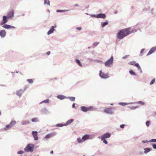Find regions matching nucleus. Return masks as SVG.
<instances>
[{
    "label": "nucleus",
    "mask_w": 156,
    "mask_h": 156,
    "mask_svg": "<svg viewBox=\"0 0 156 156\" xmlns=\"http://www.w3.org/2000/svg\"><path fill=\"white\" fill-rule=\"evenodd\" d=\"M9 19L6 16H2V20L3 22H5V23H7L8 21V19Z\"/></svg>",
    "instance_id": "15"
},
{
    "label": "nucleus",
    "mask_w": 156,
    "mask_h": 156,
    "mask_svg": "<svg viewBox=\"0 0 156 156\" xmlns=\"http://www.w3.org/2000/svg\"><path fill=\"white\" fill-rule=\"evenodd\" d=\"M65 125H63L62 124H58L56 125V126H58L62 127Z\"/></svg>",
    "instance_id": "41"
},
{
    "label": "nucleus",
    "mask_w": 156,
    "mask_h": 156,
    "mask_svg": "<svg viewBox=\"0 0 156 156\" xmlns=\"http://www.w3.org/2000/svg\"><path fill=\"white\" fill-rule=\"evenodd\" d=\"M87 15H90V14H88V13H85Z\"/></svg>",
    "instance_id": "58"
},
{
    "label": "nucleus",
    "mask_w": 156,
    "mask_h": 156,
    "mask_svg": "<svg viewBox=\"0 0 156 156\" xmlns=\"http://www.w3.org/2000/svg\"><path fill=\"white\" fill-rule=\"evenodd\" d=\"M30 123L28 120L23 121L21 122V124L22 125H26Z\"/></svg>",
    "instance_id": "22"
},
{
    "label": "nucleus",
    "mask_w": 156,
    "mask_h": 156,
    "mask_svg": "<svg viewBox=\"0 0 156 156\" xmlns=\"http://www.w3.org/2000/svg\"><path fill=\"white\" fill-rule=\"evenodd\" d=\"M50 53H51L50 51H49L47 52L46 53V54H47V55H49L50 54Z\"/></svg>",
    "instance_id": "51"
},
{
    "label": "nucleus",
    "mask_w": 156,
    "mask_h": 156,
    "mask_svg": "<svg viewBox=\"0 0 156 156\" xmlns=\"http://www.w3.org/2000/svg\"><path fill=\"white\" fill-rule=\"evenodd\" d=\"M155 80V79H153L150 82V84L152 85L154 83Z\"/></svg>",
    "instance_id": "36"
},
{
    "label": "nucleus",
    "mask_w": 156,
    "mask_h": 156,
    "mask_svg": "<svg viewBox=\"0 0 156 156\" xmlns=\"http://www.w3.org/2000/svg\"><path fill=\"white\" fill-rule=\"evenodd\" d=\"M154 149H156V145L155 144H154L152 145Z\"/></svg>",
    "instance_id": "49"
},
{
    "label": "nucleus",
    "mask_w": 156,
    "mask_h": 156,
    "mask_svg": "<svg viewBox=\"0 0 156 156\" xmlns=\"http://www.w3.org/2000/svg\"><path fill=\"white\" fill-rule=\"evenodd\" d=\"M77 140L78 142L79 143H81V142H83V141L82 140V138L80 139V138H78L77 139Z\"/></svg>",
    "instance_id": "31"
},
{
    "label": "nucleus",
    "mask_w": 156,
    "mask_h": 156,
    "mask_svg": "<svg viewBox=\"0 0 156 156\" xmlns=\"http://www.w3.org/2000/svg\"><path fill=\"white\" fill-rule=\"evenodd\" d=\"M44 4H47L48 5H50V2L49 0H44Z\"/></svg>",
    "instance_id": "26"
},
{
    "label": "nucleus",
    "mask_w": 156,
    "mask_h": 156,
    "mask_svg": "<svg viewBox=\"0 0 156 156\" xmlns=\"http://www.w3.org/2000/svg\"><path fill=\"white\" fill-rule=\"evenodd\" d=\"M32 134L34 138V140H37L38 139V137L37 136L38 133L37 131H32Z\"/></svg>",
    "instance_id": "11"
},
{
    "label": "nucleus",
    "mask_w": 156,
    "mask_h": 156,
    "mask_svg": "<svg viewBox=\"0 0 156 156\" xmlns=\"http://www.w3.org/2000/svg\"><path fill=\"white\" fill-rule=\"evenodd\" d=\"M146 124L147 127H149L150 124V121H147L146 122Z\"/></svg>",
    "instance_id": "39"
},
{
    "label": "nucleus",
    "mask_w": 156,
    "mask_h": 156,
    "mask_svg": "<svg viewBox=\"0 0 156 156\" xmlns=\"http://www.w3.org/2000/svg\"><path fill=\"white\" fill-rule=\"evenodd\" d=\"M69 10H62L58 9L56 10V12H67L69 11Z\"/></svg>",
    "instance_id": "20"
},
{
    "label": "nucleus",
    "mask_w": 156,
    "mask_h": 156,
    "mask_svg": "<svg viewBox=\"0 0 156 156\" xmlns=\"http://www.w3.org/2000/svg\"><path fill=\"white\" fill-rule=\"evenodd\" d=\"M113 57L112 56L105 63V65L106 66H109L111 65L113 62Z\"/></svg>",
    "instance_id": "4"
},
{
    "label": "nucleus",
    "mask_w": 156,
    "mask_h": 156,
    "mask_svg": "<svg viewBox=\"0 0 156 156\" xmlns=\"http://www.w3.org/2000/svg\"><path fill=\"white\" fill-rule=\"evenodd\" d=\"M99 75L102 78L104 79L108 78L109 77L108 73H103L101 70L100 71Z\"/></svg>",
    "instance_id": "7"
},
{
    "label": "nucleus",
    "mask_w": 156,
    "mask_h": 156,
    "mask_svg": "<svg viewBox=\"0 0 156 156\" xmlns=\"http://www.w3.org/2000/svg\"><path fill=\"white\" fill-rule=\"evenodd\" d=\"M137 107H131V108L132 109H136V108H137Z\"/></svg>",
    "instance_id": "50"
},
{
    "label": "nucleus",
    "mask_w": 156,
    "mask_h": 156,
    "mask_svg": "<svg viewBox=\"0 0 156 156\" xmlns=\"http://www.w3.org/2000/svg\"><path fill=\"white\" fill-rule=\"evenodd\" d=\"M142 142L143 143H145L146 142L144 141H142Z\"/></svg>",
    "instance_id": "60"
},
{
    "label": "nucleus",
    "mask_w": 156,
    "mask_h": 156,
    "mask_svg": "<svg viewBox=\"0 0 156 156\" xmlns=\"http://www.w3.org/2000/svg\"><path fill=\"white\" fill-rule=\"evenodd\" d=\"M135 62H130L129 63L130 64L132 65H135Z\"/></svg>",
    "instance_id": "45"
},
{
    "label": "nucleus",
    "mask_w": 156,
    "mask_h": 156,
    "mask_svg": "<svg viewBox=\"0 0 156 156\" xmlns=\"http://www.w3.org/2000/svg\"><path fill=\"white\" fill-rule=\"evenodd\" d=\"M135 103L140 104L142 105H144V102H142V101H139L138 102H136Z\"/></svg>",
    "instance_id": "34"
},
{
    "label": "nucleus",
    "mask_w": 156,
    "mask_h": 156,
    "mask_svg": "<svg viewBox=\"0 0 156 156\" xmlns=\"http://www.w3.org/2000/svg\"><path fill=\"white\" fill-rule=\"evenodd\" d=\"M76 29L79 30H81L82 28L81 27H77L76 28Z\"/></svg>",
    "instance_id": "46"
},
{
    "label": "nucleus",
    "mask_w": 156,
    "mask_h": 156,
    "mask_svg": "<svg viewBox=\"0 0 156 156\" xmlns=\"http://www.w3.org/2000/svg\"><path fill=\"white\" fill-rule=\"evenodd\" d=\"M12 126L10 124L9 125H6L5 127L4 128V129L5 130H6L9 128H10L12 127Z\"/></svg>",
    "instance_id": "23"
},
{
    "label": "nucleus",
    "mask_w": 156,
    "mask_h": 156,
    "mask_svg": "<svg viewBox=\"0 0 156 156\" xmlns=\"http://www.w3.org/2000/svg\"><path fill=\"white\" fill-rule=\"evenodd\" d=\"M0 25L2 26L3 28L7 29H15L16 28L15 27L7 24L5 22H3L2 21L0 23Z\"/></svg>",
    "instance_id": "2"
},
{
    "label": "nucleus",
    "mask_w": 156,
    "mask_h": 156,
    "mask_svg": "<svg viewBox=\"0 0 156 156\" xmlns=\"http://www.w3.org/2000/svg\"><path fill=\"white\" fill-rule=\"evenodd\" d=\"M150 9V8L149 7H148V8H145L144 9H143V11H147V10H148V9Z\"/></svg>",
    "instance_id": "47"
},
{
    "label": "nucleus",
    "mask_w": 156,
    "mask_h": 156,
    "mask_svg": "<svg viewBox=\"0 0 156 156\" xmlns=\"http://www.w3.org/2000/svg\"><path fill=\"white\" fill-rule=\"evenodd\" d=\"M73 120H74L73 119H71L68 120V121H67L65 125H69V124H70L73 121Z\"/></svg>",
    "instance_id": "24"
},
{
    "label": "nucleus",
    "mask_w": 156,
    "mask_h": 156,
    "mask_svg": "<svg viewBox=\"0 0 156 156\" xmlns=\"http://www.w3.org/2000/svg\"><path fill=\"white\" fill-rule=\"evenodd\" d=\"M153 9H151V11L152 12L153 11Z\"/></svg>",
    "instance_id": "59"
},
{
    "label": "nucleus",
    "mask_w": 156,
    "mask_h": 156,
    "mask_svg": "<svg viewBox=\"0 0 156 156\" xmlns=\"http://www.w3.org/2000/svg\"><path fill=\"white\" fill-rule=\"evenodd\" d=\"M53 153V151H51L50 152V153L52 154Z\"/></svg>",
    "instance_id": "55"
},
{
    "label": "nucleus",
    "mask_w": 156,
    "mask_h": 156,
    "mask_svg": "<svg viewBox=\"0 0 156 156\" xmlns=\"http://www.w3.org/2000/svg\"><path fill=\"white\" fill-rule=\"evenodd\" d=\"M156 50V46L152 48L147 53V55H150L154 52Z\"/></svg>",
    "instance_id": "13"
},
{
    "label": "nucleus",
    "mask_w": 156,
    "mask_h": 156,
    "mask_svg": "<svg viewBox=\"0 0 156 156\" xmlns=\"http://www.w3.org/2000/svg\"><path fill=\"white\" fill-rule=\"evenodd\" d=\"M34 145L33 144H29L25 148V151L27 152H32L33 151Z\"/></svg>",
    "instance_id": "3"
},
{
    "label": "nucleus",
    "mask_w": 156,
    "mask_h": 156,
    "mask_svg": "<svg viewBox=\"0 0 156 156\" xmlns=\"http://www.w3.org/2000/svg\"><path fill=\"white\" fill-rule=\"evenodd\" d=\"M9 19H12L14 16V12L13 10L9 11L6 16Z\"/></svg>",
    "instance_id": "6"
},
{
    "label": "nucleus",
    "mask_w": 156,
    "mask_h": 156,
    "mask_svg": "<svg viewBox=\"0 0 156 156\" xmlns=\"http://www.w3.org/2000/svg\"><path fill=\"white\" fill-rule=\"evenodd\" d=\"M81 109L82 111H83V112H86L87 111H92L93 110V108L92 107H86L85 106H81Z\"/></svg>",
    "instance_id": "5"
},
{
    "label": "nucleus",
    "mask_w": 156,
    "mask_h": 156,
    "mask_svg": "<svg viewBox=\"0 0 156 156\" xmlns=\"http://www.w3.org/2000/svg\"><path fill=\"white\" fill-rule=\"evenodd\" d=\"M27 81L29 83H32L33 82V80L31 79H28L27 80Z\"/></svg>",
    "instance_id": "37"
},
{
    "label": "nucleus",
    "mask_w": 156,
    "mask_h": 156,
    "mask_svg": "<svg viewBox=\"0 0 156 156\" xmlns=\"http://www.w3.org/2000/svg\"><path fill=\"white\" fill-rule=\"evenodd\" d=\"M137 30L134 27H129L120 30L117 34V37L119 39H122L129 34L136 32Z\"/></svg>",
    "instance_id": "1"
},
{
    "label": "nucleus",
    "mask_w": 156,
    "mask_h": 156,
    "mask_svg": "<svg viewBox=\"0 0 156 156\" xmlns=\"http://www.w3.org/2000/svg\"><path fill=\"white\" fill-rule=\"evenodd\" d=\"M98 44V43H97V44H96V43H94V45H96Z\"/></svg>",
    "instance_id": "57"
},
{
    "label": "nucleus",
    "mask_w": 156,
    "mask_h": 156,
    "mask_svg": "<svg viewBox=\"0 0 156 156\" xmlns=\"http://www.w3.org/2000/svg\"><path fill=\"white\" fill-rule=\"evenodd\" d=\"M144 51V49H141V51H140V53H143Z\"/></svg>",
    "instance_id": "52"
},
{
    "label": "nucleus",
    "mask_w": 156,
    "mask_h": 156,
    "mask_svg": "<svg viewBox=\"0 0 156 156\" xmlns=\"http://www.w3.org/2000/svg\"><path fill=\"white\" fill-rule=\"evenodd\" d=\"M6 33L5 30H3L0 31V36L2 37H4L6 35Z\"/></svg>",
    "instance_id": "14"
},
{
    "label": "nucleus",
    "mask_w": 156,
    "mask_h": 156,
    "mask_svg": "<svg viewBox=\"0 0 156 156\" xmlns=\"http://www.w3.org/2000/svg\"><path fill=\"white\" fill-rule=\"evenodd\" d=\"M150 142H156V139H152L150 141Z\"/></svg>",
    "instance_id": "44"
},
{
    "label": "nucleus",
    "mask_w": 156,
    "mask_h": 156,
    "mask_svg": "<svg viewBox=\"0 0 156 156\" xmlns=\"http://www.w3.org/2000/svg\"><path fill=\"white\" fill-rule=\"evenodd\" d=\"M69 98L70 99V100L72 101H74L75 99L74 97H70Z\"/></svg>",
    "instance_id": "30"
},
{
    "label": "nucleus",
    "mask_w": 156,
    "mask_h": 156,
    "mask_svg": "<svg viewBox=\"0 0 156 156\" xmlns=\"http://www.w3.org/2000/svg\"><path fill=\"white\" fill-rule=\"evenodd\" d=\"M56 25H55L51 27L50 29L48 30V31L47 32V34L48 35H49L50 34H51L53 33L54 31L55 30V28H56Z\"/></svg>",
    "instance_id": "8"
},
{
    "label": "nucleus",
    "mask_w": 156,
    "mask_h": 156,
    "mask_svg": "<svg viewBox=\"0 0 156 156\" xmlns=\"http://www.w3.org/2000/svg\"><path fill=\"white\" fill-rule=\"evenodd\" d=\"M54 135H55V134L54 133H50L46 135L45 138L46 139H48L52 137Z\"/></svg>",
    "instance_id": "17"
},
{
    "label": "nucleus",
    "mask_w": 156,
    "mask_h": 156,
    "mask_svg": "<svg viewBox=\"0 0 156 156\" xmlns=\"http://www.w3.org/2000/svg\"><path fill=\"white\" fill-rule=\"evenodd\" d=\"M57 98H58L59 99L61 100L64 99L66 98V97L63 95H59L57 96Z\"/></svg>",
    "instance_id": "19"
},
{
    "label": "nucleus",
    "mask_w": 156,
    "mask_h": 156,
    "mask_svg": "<svg viewBox=\"0 0 156 156\" xmlns=\"http://www.w3.org/2000/svg\"><path fill=\"white\" fill-rule=\"evenodd\" d=\"M128 57V56H126L125 57H124L123 58H127Z\"/></svg>",
    "instance_id": "56"
},
{
    "label": "nucleus",
    "mask_w": 156,
    "mask_h": 156,
    "mask_svg": "<svg viewBox=\"0 0 156 156\" xmlns=\"http://www.w3.org/2000/svg\"><path fill=\"white\" fill-rule=\"evenodd\" d=\"M144 153H147L151 151V149L150 148H146L144 149Z\"/></svg>",
    "instance_id": "25"
},
{
    "label": "nucleus",
    "mask_w": 156,
    "mask_h": 156,
    "mask_svg": "<svg viewBox=\"0 0 156 156\" xmlns=\"http://www.w3.org/2000/svg\"><path fill=\"white\" fill-rule=\"evenodd\" d=\"M31 120L33 122H37L39 121L38 119L37 118H34L32 119Z\"/></svg>",
    "instance_id": "27"
},
{
    "label": "nucleus",
    "mask_w": 156,
    "mask_h": 156,
    "mask_svg": "<svg viewBox=\"0 0 156 156\" xmlns=\"http://www.w3.org/2000/svg\"><path fill=\"white\" fill-rule=\"evenodd\" d=\"M23 93V91L22 90H20L17 91L16 92V94L19 97H20Z\"/></svg>",
    "instance_id": "21"
},
{
    "label": "nucleus",
    "mask_w": 156,
    "mask_h": 156,
    "mask_svg": "<svg viewBox=\"0 0 156 156\" xmlns=\"http://www.w3.org/2000/svg\"><path fill=\"white\" fill-rule=\"evenodd\" d=\"M76 62L80 66H82V65L80 63V61L78 59H76Z\"/></svg>",
    "instance_id": "28"
},
{
    "label": "nucleus",
    "mask_w": 156,
    "mask_h": 156,
    "mask_svg": "<svg viewBox=\"0 0 156 156\" xmlns=\"http://www.w3.org/2000/svg\"><path fill=\"white\" fill-rule=\"evenodd\" d=\"M48 12H50V10L49 9L48 10Z\"/></svg>",
    "instance_id": "61"
},
{
    "label": "nucleus",
    "mask_w": 156,
    "mask_h": 156,
    "mask_svg": "<svg viewBox=\"0 0 156 156\" xmlns=\"http://www.w3.org/2000/svg\"><path fill=\"white\" fill-rule=\"evenodd\" d=\"M111 136V134L109 133H107L103 134L101 136V138L103 139H106L110 137Z\"/></svg>",
    "instance_id": "12"
},
{
    "label": "nucleus",
    "mask_w": 156,
    "mask_h": 156,
    "mask_svg": "<svg viewBox=\"0 0 156 156\" xmlns=\"http://www.w3.org/2000/svg\"><path fill=\"white\" fill-rule=\"evenodd\" d=\"M1 115V112H0V115Z\"/></svg>",
    "instance_id": "63"
},
{
    "label": "nucleus",
    "mask_w": 156,
    "mask_h": 156,
    "mask_svg": "<svg viewBox=\"0 0 156 156\" xmlns=\"http://www.w3.org/2000/svg\"><path fill=\"white\" fill-rule=\"evenodd\" d=\"M23 151H20L17 152V153L19 154H23Z\"/></svg>",
    "instance_id": "42"
},
{
    "label": "nucleus",
    "mask_w": 156,
    "mask_h": 156,
    "mask_svg": "<svg viewBox=\"0 0 156 156\" xmlns=\"http://www.w3.org/2000/svg\"><path fill=\"white\" fill-rule=\"evenodd\" d=\"M111 105H113V104H111Z\"/></svg>",
    "instance_id": "62"
},
{
    "label": "nucleus",
    "mask_w": 156,
    "mask_h": 156,
    "mask_svg": "<svg viewBox=\"0 0 156 156\" xmlns=\"http://www.w3.org/2000/svg\"><path fill=\"white\" fill-rule=\"evenodd\" d=\"M89 137L90 136L88 135H85L82 138L83 141H84L88 139L89 138Z\"/></svg>",
    "instance_id": "18"
},
{
    "label": "nucleus",
    "mask_w": 156,
    "mask_h": 156,
    "mask_svg": "<svg viewBox=\"0 0 156 156\" xmlns=\"http://www.w3.org/2000/svg\"><path fill=\"white\" fill-rule=\"evenodd\" d=\"M119 104L120 105H122V106H124V105H127V103H120Z\"/></svg>",
    "instance_id": "43"
},
{
    "label": "nucleus",
    "mask_w": 156,
    "mask_h": 156,
    "mask_svg": "<svg viewBox=\"0 0 156 156\" xmlns=\"http://www.w3.org/2000/svg\"><path fill=\"white\" fill-rule=\"evenodd\" d=\"M72 107L73 108H75V104H73L72 105Z\"/></svg>",
    "instance_id": "53"
},
{
    "label": "nucleus",
    "mask_w": 156,
    "mask_h": 156,
    "mask_svg": "<svg viewBox=\"0 0 156 156\" xmlns=\"http://www.w3.org/2000/svg\"><path fill=\"white\" fill-rule=\"evenodd\" d=\"M108 23V22L107 20H106L104 22H101V25L102 27L103 28L105 27V26L107 25Z\"/></svg>",
    "instance_id": "16"
},
{
    "label": "nucleus",
    "mask_w": 156,
    "mask_h": 156,
    "mask_svg": "<svg viewBox=\"0 0 156 156\" xmlns=\"http://www.w3.org/2000/svg\"><path fill=\"white\" fill-rule=\"evenodd\" d=\"M129 73H130V74L131 75H132L135 74L134 72L132 70H130L129 71Z\"/></svg>",
    "instance_id": "38"
},
{
    "label": "nucleus",
    "mask_w": 156,
    "mask_h": 156,
    "mask_svg": "<svg viewBox=\"0 0 156 156\" xmlns=\"http://www.w3.org/2000/svg\"><path fill=\"white\" fill-rule=\"evenodd\" d=\"M106 17V15L105 13H100L97 14V18H101L104 19Z\"/></svg>",
    "instance_id": "9"
},
{
    "label": "nucleus",
    "mask_w": 156,
    "mask_h": 156,
    "mask_svg": "<svg viewBox=\"0 0 156 156\" xmlns=\"http://www.w3.org/2000/svg\"><path fill=\"white\" fill-rule=\"evenodd\" d=\"M49 102V101L48 99H46L45 100L43 101L41 103H48Z\"/></svg>",
    "instance_id": "33"
},
{
    "label": "nucleus",
    "mask_w": 156,
    "mask_h": 156,
    "mask_svg": "<svg viewBox=\"0 0 156 156\" xmlns=\"http://www.w3.org/2000/svg\"><path fill=\"white\" fill-rule=\"evenodd\" d=\"M15 121H12L10 124V125H11L12 126L14 125L15 124Z\"/></svg>",
    "instance_id": "40"
},
{
    "label": "nucleus",
    "mask_w": 156,
    "mask_h": 156,
    "mask_svg": "<svg viewBox=\"0 0 156 156\" xmlns=\"http://www.w3.org/2000/svg\"><path fill=\"white\" fill-rule=\"evenodd\" d=\"M134 66H136V67H137L138 68V69H140V67L139 64L138 63H135V64Z\"/></svg>",
    "instance_id": "32"
},
{
    "label": "nucleus",
    "mask_w": 156,
    "mask_h": 156,
    "mask_svg": "<svg viewBox=\"0 0 156 156\" xmlns=\"http://www.w3.org/2000/svg\"><path fill=\"white\" fill-rule=\"evenodd\" d=\"M125 126V125H124V124H122V125H121L120 126V127L122 128H123Z\"/></svg>",
    "instance_id": "48"
},
{
    "label": "nucleus",
    "mask_w": 156,
    "mask_h": 156,
    "mask_svg": "<svg viewBox=\"0 0 156 156\" xmlns=\"http://www.w3.org/2000/svg\"><path fill=\"white\" fill-rule=\"evenodd\" d=\"M104 112L110 114L113 113L111 108H107L104 110Z\"/></svg>",
    "instance_id": "10"
},
{
    "label": "nucleus",
    "mask_w": 156,
    "mask_h": 156,
    "mask_svg": "<svg viewBox=\"0 0 156 156\" xmlns=\"http://www.w3.org/2000/svg\"><path fill=\"white\" fill-rule=\"evenodd\" d=\"M101 140L103 141V143L105 144H107L108 143L107 141L105 140V139H103V138H101Z\"/></svg>",
    "instance_id": "29"
},
{
    "label": "nucleus",
    "mask_w": 156,
    "mask_h": 156,
    "mask_svg": "<svg viewBox=\"0 0 156 156\" xmlns=\"http://www.w3.org/2000/svg\"><path fill=\"white\" fill-rule=\"evenodd\" d=\"M90 16L91 17H96V18H97V15H94V14H90Z\"/></svg>",
    "instance_id": "35"
},
{
    "label": "nucleus",
    "mask_w": 156,
    "mask_h": 156,
    "mask_svg": "<svg viewBox=\"0 0 156 156\" xmlns=\"http://www.w3.org/2000/svg\"><path fill=\"white\" fill-rule=\"evenodd\" d=\"M79 5L78 4H76L75 5H74V6H79Z\"/></svg>",
    "instance_id": "54"
}]
</instances>
